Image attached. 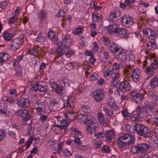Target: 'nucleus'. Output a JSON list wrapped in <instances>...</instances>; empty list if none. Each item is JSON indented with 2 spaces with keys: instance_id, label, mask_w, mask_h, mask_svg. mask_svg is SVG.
<instances>
[{
  "instance_id": "aec40b11",
  "label": "nucleus",
  "mask_w": 158,
  "mask_h": 158,
  "mask_svg": "<svg viewBox=\"0 0 158 158\" xmlns=\"http://www.w3.org/2000/svg\"><path fill=\"white\" fill-rule=\"evenodd\" d=\"M133 68L130 65L125 67L124 69V79L129 80L130 78L131 73L132 72Z\"/></svg>"
},
{
  "instance_id": "a18cd8bd",
  "label": "nucleus",
  "mask_w": 158,
  "mask_h": 158,
  "mask_svg": "<svg viewBox=\"0 0 158 158\" xmlns=\"http://www.w3.org/2000/svg\"><path fill=\"white\" fill-rule=\"evenodd\" d=\"M135 0H125L124 2L127 4V6L131 7L133 6Z\"/></svg>"
},
{
  "instance_id": "9d476101",
  "label": "nucleus",
  "mask_w": 158,
  "mask_h": 158,
  "mask_svg": "<svg viewBox=\"0 0 158 158\" xmlns=\"http://www.w3.org/2000/svg\"><path fill=\"white\" fill-rule=\"evenodd\" d=\"M23 42V40L20 38L13 39L11 43L10 48L13 50H16L19 48Z\"/></svg>"
},
{
  "instance_id": "4468645a",
  "label": "nucleus",
  "mask_w": 158,
  "mask_h": 158,
  "mask_svg": "<svg viewBox=\"0 0 158 158\" xmlns=\"http://www.w3.org/2000/svg\"><path fill=\"white\" fill-rule=\"evenodd\" d=\"M120 17V12L115 10L111 12L109 16V19L112 22H116L118 20Z\"/></svg>"
},
{
  "instance_id": "58836bf2",
  "label": "nucleus",
  "mask_w": 158,
  "mask_h": 158,
  "mask_svg": "<svg viewBox=\"0 0 158 158\" xmlns=\"http://www.w3.org/2000/svg\"><path fill=\"white\" fill-rule=\"evenodd\" d=\"M46 17V12L44 10L40 11L38 14V17L41 20H43Z\"/></svg>"
},
{
  "instance_id": "5fc2aeb1",
  "label": "nucleus",
  "mask_w": 158,
  "mask_h": 158,
  "mask_svg": "<svg viewBox=\"0 0 158 158\" xmlns=\"http://www.w3.org/2000/svg\"><path fill=\"white\" fill-rule=\"evenodd\" d=\"M59 47L56 49V52L59 56H61L64 54L65 52L63 49V48Z\"/></svg>"
},
{
  "instance_id": "4d7b16f0",
  "label": "nucleus",
  "mask_w": 158,
  "mask_h": 158,
  "mask_svg": "<svg viewBox=\"0 0 158 158\" xmlns=\"http://www.w3.org/2000/svg\"><path fill=\"white\" fill-rule=\"evenodd\" d=\"M45 37L40 34L38 36L37 40L41 43H43L45 42Z\"/></svg>"
},
{
  "instance_id": "680f3d73",
  "label": "nucleus",
  "mask_w": 158,
  "mask_h": 158,
  "mask_svg": "<svg viewBox=\"0 0 158 158\" xmlns=\"http://www.w3.org/2000/svg\"><path fill=\"white\" fill-rule=\"evenodd\" d=\"M6 136L5 131L0 130V142Z\"/></svg>"
},
{
  "instance_id": "423d86ee",
  "label": "nucleus",
  "mask_w": 158,
  "mask_h": 158,
  "mask_svg": "<svg viewBox=\"0 0 158 158\" xmlns=\"http://www.w3.org/2000/svg\"><path fill=\"white\" fill-rule=\"evenodd\" d=\"M120 139L124 140H126L127 142L128 143L132 145L135 142V137L131 133H127L123 134L120 136Z\"/></svg>"
},
{
  "instance_id": "f8f14e48",
  "label": "nucleus",
  "mask_w": 158,
  "mask_h": 158,
  "mask_svg": "<svg viewBox=\"0 0 158 158\" xmlns=\"http://www.w3.org/2000/svg\"><path fill=\"white\" fill-rule=\"evenodd\" d=\"M69 36L66 35L61 41L58 42L57 44V46L58 47L64 48L65 49H69V46L68 45L69 44Z\"/></svg>"
},
{
  "instance_id": "a19ab883",
  "label": "nucleus",
  "mask_w": 158,
  "mask_h": 158,
  "mask_svg": "<svg viewBox=\"0 0 158 158\" xmlns=\"http://www.w3.org/2000/svg\"><path fill=\"white\" fill-rule=\"evenodd\" d=\"M0 55L1 56L2 59L5 62L7 61L10 57L9 55L8 54L5 53H0Z\"/></svg>"
},
{
  "instance_id": "393cba45",
  "label": "nucleus",
  "mask_w": 158,
  "mask_h": 158,
  "mask_svg": "<svg viewBox=\"0 0 158 158\" xmlns=\"http://www.w3.org/2000/svg\"><path fill=\"white\" fill-rule=\"evenodd\" d=\"M121 140L120 139H118L117 141V143L119 148L123 149H125L127 148L128 146L131 145L128 143L124 142Z\"/></svg>"
},
{
  "instance_id": "412c9836",
  "label": "nucleus",
  "mask_w": 158,
  "mask_h": 158,
  "mask_svg": "<svg viewBox=\"0 0 158 158\" xmlns=\"http://www.w3.org/2000/svg\"><path fill=\"white\" fill-rule=\"evenodd\" d=\"M75 98L73 97H71L69 98L68 100H65L64 102V107H68L71 108L74 107V102Z\"/></svg>"
},
{
  "instance_id": "3c124183",
  "label": "nucleus",
  "mask_w": 158,
  "mask_h": 158,
  "mask_svg": "<svg viewBox=\"0 0 158 158\" xmlns=\"http://www.w3.org/2000/svg\"><path fill=\"white\" fill-rule=\"evenodd\" d=\"M84 27L81 26H78L77 28L75 31V33L76 34L80 35L83 31Z\"/></svg>"
},
{
  "instance_id": "f257e3e1",
  "label": "nucleus",
  "mask_w": 158,
  "mask_h": 158,
  "mask_svg": "<svg viewBox=\"0 0 158 158\" xmlns=\"http://www.w3.org/2000/svg\"><path fill=\"white\" fill-rule=\"evenodd\" d=\"M134 129L138 134L144 138L149 137L152 134L149 128L139 123H137L134 125Z\"/></svg>"
},
{
  "instance_id": "f03ea898",
  "label": "nucleus",
  "mask_w": 158,
  "mask_h": 158,
  "mask_svg": "<svg viewBox=\"0 0 158 158\" xmlns=\"http://www.w3.org/2000/svg\"><path fill=\"white\" fill-rule=\"evenodd\" d=\"M144 105L149 113H151L158 116V107L156 103L151 102H146Z\"/></svg>"
},
{
  "instance_id": "f3484780",
  "label": "nucleus",
  "mask_w": 158,
  "mask_h": 158,
  "mask_svg": "<svg viewBox=\"0 0 158 158\" xmlns=\"http://www.w3.org/2000/svg\"><path fill=\"white\" fill-rule=\"evenodd\" d=\"M120 47L116 43H111L109 46L108 48L112 53L114 54L118 52Z\"/></svg>"
},
{
  "instance_id": "c85d7f7f",
  "label": "nucleus",
  "mask_w": 158,
  "mask_h": 158,
  "mask_svg": "<svg viewBox=\"0 0 158 158\" xmlns=\"http://www.w3.org/2000/svg\"><path fill=\"white\" fill-rule=\"evenodd\" d=\"M115 134L113 131L111 130L108 131H106L105 138H106V141H108L112 139L115 136Z\"/></svg>"
},
{
  "instance_id": "e433bc0d",
  "label": "nucleus",
  "mask_w": 158,
  "mask_h": 158,
  "mask_svg": "<svg viewBox=\"0 0 158 158\" xmlns=\"http://www.w3.org/2000/svg\"><path fill=\"white\" fill-rule=\"evenodd\" d=\"M114 71V70L112 69L109 68L106 70L104 74V76L105 77H107L110 75H111L113 73Z\"/></svg>"
},
{
  "instance_id": "8fccbe9b",
  "label": "nucleus",
  "mask_w": 158,
  "mask_h": 158,
  "mask_svg": "<svg viewBox=\"0 0 158 158\" xmlns=\"http://www.w3.org/2000/svg\"><path fill=\"white\" fill-rule=\"evenodd\" d=\"M104 110L106 114L108 117H111L114 114L113 111L112 110H109L107 109H104Z\"/></svg>"
},
{
  "instance_id": "0eeeda50",
  "label": "nucleus",
  "mask_w": 158,
  "mask_h": 158,
  "mask_svg": "<svg viewBox=\"0 0 158 158\" xmlns=\"http://www.w3.org/2000/svg\"><path fill=\"white\" fill-rule=\"evenodd\" d=\"M138 147L139 148V152L140 153H150L152 150L151 146L145 143L138 144Z\"/></svg>"
},
{
  "instance_id": "a878e982",
  "label": "nucleus",
  "mask_w": 158,
  "mask_h": 158,
  "mask_svg": "<svg viewBox=\"0 0 158 158\" xmlns=\"http://www.w3.org/2000/svg\"><path fill=\"white\" fill-rule=\"evenodd\" d=\"M45 102L42 100L40 99L35 103L34 108L35 109L45 108Z\"/></svg>"
},
{
  "instance_id": "dca6fc26",
  "label": "nucleus",
  "mask_w": 158,
  "mask_h": 158,
  "mask_svg": "<svg viewBox=\"0 0 158 158\" xmlns=\"http://www.w3.org/2000/svg\"><path fill=\"white\" fill-rule=\"evenodd\" d=\"M18 104L20 107L26 108L30 106V102L27 98H22L18 102Z\"/></svg>"
},
{
  "instance_id": "864d4df0",
  "label": "nucleus",
  "mask_w": 158,
  "mask_h": 158,
  "mask_svg": "<svg viewBox=\"0 0 158 158\" xmlns=\"http://www.w3.org/2000/svg\"><path fill=\"white\" fill-rule=\"evenodd\" d=\"M98 121L101 124L103 123L104 119V117L102 113H99L98 114Z\"/></svg>"
},
{
  "instance_id": "ddd939ff",
  "label": "nucleus",
  "mask_w": 158,
  "mask_h": 158,
  "mask_svg": "<svg viewBox=\"0 0 158 158\" xmlns=\"http://www.w3.org/2000/svg\"><path fill=\"white\" fill-rule=\"evenodd\" d=\"M140 71L138 68H134L132 69V72L131 73V76L133 80L136 82L139 79Z\"/></svg>"
},
{
  "instance_id": "0e129e2a",
  "label": "nucleus",
  "mask_w": 158,
  "mask_h": 158,
  "mask_svg": "<svg viewBox=\"0 0 158 158\" xmlns=\"http://www.w3.org/2000/svg\"><path fill=\"white\" fill-rule=\"evenodd\" d=\"M66 68L68 70H72L73 68V64L71 63H67L65 66Z\"/></svg>"
},
{
  "instance_id": "a211bd4d",
  "label": "nucleus",
  "mask_w": 158,
  "mask_h": 158,
  "mask_svg": "<svg viewBox=\"0 0 158 158\" xmlns=\"http://www.w3.org/2000/svg\"><path fill=\"white\" fill-rule=\"evenodd\" d=\"M128 80L124 79L123 81L121 82L119 85L125 91L129 90L131 89V86L127 81Z\"/></svg>"
},
{
  "instance_id": "9b49d317",
  "label": "nucleus",
  "mask_w": 158,
  "mask_h": 158,
  "mask_svg": "<svg viewBox=\"0 0 158 158\" xmlns=\"http://www.w3.org/2000/svg\"><path fill=\"white\" fill-rule=\"evenodd\" d=\"M121 22L123 25L127 27L134 23L132 18L128 15H124L122 18Z\"/></svg>"
},
{
  "instance_id": "cd10ccee",
  "label": "nucleus",
  "mask_w": 158,
  "mask_h": 158,
  "mask_svg": "<svg viewBox=\"0 0 158 158\" xmlns=\"http://www.w3.org/2000/svg\"><path fill=\"white\" fill-rule=\"evenodd\" d=\"M127 35V31L124 29L119 28L116 34L117 36L122 38L125 37Z\"/></svg>"
},
{
  "instance_id": "2f4dec72",
  "label": "nucleus",
  "mask_w": 158,
  "mask_h": 158,
  "mask_svg": "<svg viewBox=\"0 0 158 158\" xmlns=\"http://www.w3.org/2000/svg\"><path fill=\"white\" fill-rule=\"evenodd\" d=\"M85 117L86 118H85V124H87L89 122H91L92 121H94L93 117L89 114H86Z\"/></svg>"
},
{
  "instance_id": "de8ad7c7",
  "label": "nucleus",
  "mask_w": 158,
  "mask_h": 158,
  "mask_svg": "<svg viewBox=\"0 0 158 158\" xmlns=\"http://www.w3.org/2000/svg\"><path fill=\"white\" fill-rule=\"evenodd\" d=\"M51 103L55 105L57 104H59L60 105L61 104H62L61 101H60V99L59 98H53L51 100Z\"/></svg>"
},
{
  "instance_id": "1a4fd4ad",
  "label": "nucleus",
  "mask_w": 158,
  "mask_h": 158,
  "mask_svg": "<svg viewBox=\"0 0 158 158\" xmlns=\"http://www.w3.org/2000/svg\"><path fill=\"white\" fill-rule=\"evenodd\" d=\"M130 95L133 98L134 101L136 103H140L143 98L144 95L140 93H136L131 91L130 93Z\"/></svg>"
},
{
  "instance_id": "49530a36",
  "label": "nucleus",
  "mask_w": 158,
  "mask_h": 158,
  "mask_svg": "<svg viewBox=\"0 0 158 158\" xmlns=\"http://www.w3.org/2000/svg\"><path fill=\"white\" fill-rule=\"evenodd\" d=\"M9 95L10 97L12 98H14L17 95L16 90L13 89H10L9 91Z\"/></svg>"
},
{
  "instance_id": "f704fd0d",
  "label": "nucleus",
  "mask_w": 158,
  "mask_h": 158,
  "mask_svg": "<svg viewBox=\"0 0 158 158\" xmlns=\"http://www.w3.org/2000/svg\"><path fill=\"white\" fill-rule=\"evenodd\" d=\"M2 100L3 101L5 102H8L10 103H13L14 101L10 97H7L6 96L3 95L2 97Z\"/></svg>"
},
{
  "instance_id": "79ce46f5",
  "label": "nucleus",
  "mask_w": 158,
  "mask_h": 158,
  "mask_svg": "<svg viewBox=\"0 0 158 158\" xmlns=\"http://www.w3.org/2000/svg\"><path fill=\"white\" fill-rule=\"evenodd\" d=\"M94 143V146L96 148L99 149L102 144V142L100 140H95Z\"/></svg>"
},
{
  "instance_id": "2eb2a0df",
  "label": "nucleus",
  "mask_w": 158,
  "mask_h": 158,
  "mask_svg": "<svg viewBox=\"0 0 158 158\" xmlns=\"http://www.w3.org/2000/svg\"><path fill=\"white\" fill-rule=\"evenodd\" d=\"M119 28V25L114 23L108 26L106 28L107 31L110 34L115 33L116 34Z\"/></svg>"
},
{
  "instance_id": "603ef678",
  "label": "nucleus",
  "mask_w": 158,
  "mask_h": 158,
  "mask_svg": "<svg viewBox=\"0 0 158 158\" xmlns=\"http://www.w3.org/2000/svg\"><path fill=\"white\" fill-rule=\"evenodd\" d=\"M86 114H80L78 115L77 116V118L78 120L79 121H82L83 123H85V118L86 117Z\"/></svg>"
},
{
  "instance_id": "7c9ffc66",
  "label": "nucleus",
  "mask_w": 158,
  "mask_h": 158,
  "mask_svg": "<svg viewBox=\"0 0 158 158\" xmlns=\"http://www.w3.org/2000/svg\"><path fill=\"white\" fill-rule=\"evenodd\" d=\"M47 89V86L45 85H42L39 84L38 86V91L40 93V94H43L46 92Z\"/></svg>"
},
{
  "instance_id": "09e8293b",
  "label": "nucleus",
  "mask_w": 158,
  "mask_h": 158,
  "mask_svg": "<svg viewBox=\"0 0 158 158\" xmlns=\"http://www.w3.org/2000/svg\"><path fill=\"white\" fill-rule=\"evenodd\" d=\"M111 77L112 79L117 80L119 78V74L117 72L114 71L112 74Z\"/></svg>"
},
{
  "instance_id": "e2e57ef3",
  "label": "nucleus",
  "mask_w": 158,
  "mask_h": 158,
  "mask_svg": "<svg viewBox=\"0 0 158 158\" xmlns=\"http://www.w3.org/2000/svg\"><path fill=\"white\" fill-rule=\"evenodd\" d=\"M56 118L57 119V121L58 122H59V120H60L62 118H67L66 117V114L63 113L60 114V115L57 116L56 117Z\"/></svg>"
},
{
  "instance_id": "052dcab7",
  "label": "nucleus",
  "mask_w": 158,
  "mask_h": 158,
  "mask_svg": "<svg viewBox=\"0 0 158 158\" xmlns=\"http://www.w3.org/2000/svg\"><path fill=\"white\" fill-rule=\"evenodd\" d=\"M98 78V75L96 73H94L90 76L89 79L90 81H94L97 80Z\"/></svg>"
},
{
  "instance_id": "6e6552de",
  "label": "nucleus",
  "mask_w": 158,
  "mask_h": 158,
  "mask_svg": "<svg viewBox=\"0 0 158 158\" xmlns=\"http://www.w3.org/2000/svg\"><path fill=\"white\" fill-rule=\"evenodd\" d=\"M98 127V124L95 121L89 122L87 125L86 131L87 133L92 134L96 131V129Z\"/></svg>"
},
{
  "instance_id": "c03bdc74",
  "label": "nucleus",
  "mask_w": 158,
  "mask_h": 158,
  "mask_svg": "<svg viewBox=\"0 0 158 158\" xmlns=\"http://www.w3.org/2000/svg\"><path fill=\"white\" fill-rule=\"evenodd\" d=\"M102 149L103 152L106 153H109L111 152V149L109 147L106 145L102 146Z\"/></svg>"
},
{
  "instance_id": "6e6d98bb",
  "label": "nucleus",
  "mask_w": 158,
  "mask_h": 158,
  "mask_svg": "<svg viewBox=\"0 0 158 158\" xmlns=\"http://www.w3.org/2000/svg\"><path fill=\"white\" fill-rule=\"evenodd\" d=\"M63 146V143L60 142L59 144H58L56 145V148L53 149L55 152L58 151H60L61 150Z\"/></svg>"
},
{
  "instance_id": "13d9d810",
  "label": "nucleus",
  "mask_w": 158,
  "mask_h": 158,
  "mask_svg": "<svg viewBox=\"0 0 158 158\" xmlns=\"http://www.w3.org/2000/svg\"><path fill=\"white\" fill-rule=\"evenodd\" d=\"M102 40L105 44H108L110 42V40L107 37L103 36L102 38Z\"/></svg>"
},
{
  "instance_id": "72a5a7b5",
  "label": "nucleus",
  "mask_w": 158,
  "mask_h": 158,
  "mask_svg": "<svg viewBox=\"0 0 158 158\" xmlns=\"http://www.w3.org/2000/svg\"><path fill=\"white\" fill-rule=\"evenodd\" d=\"M145 110L143 106H139L136 108L135 111L139 114H142Z\"/></svg>"
},
{
  "instance_id": "4c0bfd02",
  "label": "nucleus",
  "mask_w": 158,
  "mask_h": 158,
  "mask_svg": "<svg viewBox=\"0 0 158 158\" xmlns=\"http://www.w3.org/2000/svg\"><path fill=\"white\" fill-rule=\"evenodd\" d=\"M28 53L32 55L36 56L39 53V51L38 49L35 48L29 49L28 51Z\"/></svg>"
},
{
  "instance_id": "c756f323",
  "label": "nucleus",
  "mask_w": 158,
  "mask_h": 158,
  "mask_svg": "<svg viewBox=\"0 0 158 158\" xmlns=\"http://www.w3.org/2000/svg\"><path fill=\"white\" fill-rule=\"evenodd\" d=\"M131 116V119L135 121H138L140 118V114L137 113L135 111H134L132 113Z\"/></svg>"
},
{
  "instance_id": "5701e85b",
  "label": "nucleus",
  "mask_w": 158,
  "mask_h": 158,
  "mask_svg": "<svg viewBox=\"0 0 158 158\" xmlns=\"http://www.w3.org/2000/svg\"><path fill=\"white\" fill-rule=\"evenodd\" d=\"M144 35L148 38L150 37H155L156 34L154 31L149 28H145L143 30Z\"/></svg>"
},
{
  "instance_id": "7ed1b4c3",
  "label": "nucleus",
  "mask_w": 158,
  "mask_h": 158,
  "mask_svg": "<svg viewBox=\"0 0 158 158\" xmlns=\"http://www.w3.org/2000/svg\"><path fill=\"white\" fill-rule=\"evenodd\" d=\"M93 94L95 101L97 102H100L105 97V91L102 89H98L93 92Z\"/></svg>"
},
{
  "instance_id": "37998d69",
  "label": "nucleus",
  "mask_w": 158,
  "mask_h": 158,
  "mask_svg": "<svg viewBox=\"0 0 158 158\" xmlns=\"http://www.w3.org/2000/svg\"><path fill=\"white\" fill-rule=\"evenodd\" d=\"M92 18L93 21L95 22L101 20L97 12H94L92 14Z\"/></svg>"
},
{
  "instance_id": "bb28decb",
  "label": "nucleus",
  "mask_w": 158,
  "mask_h": 158,
  "mask_svg": "<svg viewBox=\"0 0 158 158\" xmlns=\"http://www.w3.org/2000/svg\"><path fill=\"white\" fill-rule=\"evenodd\" d=\"M150 85L153 88L158 86V78L156 76H154L150 82Z\"/></svg>"
},
{
  "instance_id": "39448f33",
  "label": "nucleus",
  "mask_w": 158,
  "mask_h": 158,
  "mask_svg": "<svg viewBox=\"0 0 158 158\" xmlns=\"http://www.w3.org/2000/svg\"><path fill=\"white\" fill-rule=\"evenodd\" d=\"M65 118H62L60 120H59L61 125H56L54 126L56 129L60 130L61 131H63L64 133L67 129V126L69 124V122L68 120H66Z\"/></svg>"
},
{
  "instance_id": "ea45409f",
  "label": "nucleus",
  "mask_w": 158,
  "mask_h": 158,
  "mask_svg": "<svg viewBox=\"0 0 158 158\" xmlns=\"http://www.w3.org/2000/svg\"><path fill=\"white\" fill-rule=\"evenodd\" d=\"M37 114L39 115H44L46 114L45 108L36 109Z\"/></svg>"
},
{
  "instance_id": "473e14b6",
  "label": "nucleus",
  "mask_w": 158,
  "mask_h": 158,
  "mask_svg": "<svg viewBox=\"0 0 158 158\" xmlns=\"http://www.w3.org/2000/svg\"><path fill=\"white\" fill-rule=\"evenodd\" d=\"M3 36L6 40L8 41L12 39L13 35L12 34H10L5 31L3 33Z\"/></svg>"
},
{
  "instance_id": "774afa93",
  "label": "nucleus",
  "mask_w": 158,
  "mask_h": 158,
  "mask_svg": "<svg viewBox=\"0 0 158 158\" xmlns=\"http://www.w3.org/2000/svg\"><path fill=\"white\" fill-rule=\"evenodd\" d=\"M65 12L63 10H59L57 14L56 15V17L58 18L60 16L63 17L65 15Z\"/></svg>"
},
{
  "instance_id": "4be33fe9",
  "label": "nucleus",
  "mask_w": 158,
  "mask_h": 158,
  "mask_svg": "<svg viewBox=\"0 0 158 158\" xmlns=\"http://www.w3.org/2000/svg\"><path fill=\"white\" fill-rule=\"evenodd\" d=\"M146 45L147 48L150 50H154L157 47L155 40L153 39H150L147 43Z\"/></svg>"
},
{
  "instance_id": "338daca9",
  "label": "nucleus",
  "mask_w": 158,
  "mask_h": 158,
  "mask_svg": "<svg viewBox=\"0 0 158 158\" xmlns=\"http://www.w3.org/2000/svg\"><path fill=\"white\" fill-rule=\"evenodd\" d=\"M132 152L134 154L137 153L139 152V148L138 147V145L136 146H133L131 148Z\"/></svg>"
},
{
  "instance_id": "b1692460",
  "label": "nucleus",
  "mask_w": 158,
  "mask_h": 158,
  "mask_svg": "<svg viewBox=\"0 0 158 158\" xmlns=\"http://www.w3.org/2000/svg\"><path fill=\"white\" fill-rule=\"evenodd\" d=\"M48 38L53 43L56 44L57 42L58 38L56 35L54 31H50L48 33Z\"/></svg>"
},
{
  "instance_id": "c9c22d12",
  "label": "nucleus",
  "mask_w": 158,
  "mask_h": 158,
  "mask_svg": "<svg viewBox=\"0 0 158 158\" xmlns=\"http://www.w3.org/2000/svg\"><path fill=\"white\" fill-rule=\"evenodd\" d=\"M125 91L123 90V89L119 85L117 89L115 92V94L117 95H121L123 94V93Z\"/></svg>"
},
{
  "instance_id": "bf43d9fd",
  "label": "nucleus",
  "mask_w": 158,
  "mask_h": 158,
  "mask_svg": "<svg viewBox=\"0 0 158 158\" xmlns=\"http://www.w3.org/2000/svg\"><path fill=\"white\" fill-rule=\"evenodd\" d=\"M81 110L85 113H88L90 111V108L88 106H83L81 108Z\"/></svg>"
},
{
  "instance_id": "69168bd1",
  "label": "nucleus",
  "mask_w": 158,
  "mask_h": 158,
  "mask_svg": "<svg viewBox=\"0 0 158 158\" xmlns=\"http://www.w3.org/2000/svg\"><path fill=\"white\" fill-rule=\"evenodd\" d=\"M105 135V134L103 132H97L94 135V136L98 138L103 137Z\"/></svg>"
},
{
  "instance_id": "20e7f679",
  "label": "nucleus",
  "mask_w": 158,
  "mask_h": 158,
  "mask_svg": "<svg viewBox=\"0 0 158 158\" xmlns=\"http://www.w3.org/2000/svg\"><path fill=\"white\" fill-rule=\"evenodd\" d=\"M31 113L30 110L23 108L18 109L15 112L17 115L25 118V119L26 121L29 119L31 117L30 114Z\"/></svg>"
},
{
  "instance_id": "6ab92c4d",
  "label": "nucleus",
  "mask_w": 158,
  "mask_h": 158,
  "mask_svg": "<svg viewBox=\"0 0 158 158\" xmlns=\"http://www.w3.org/2000/svg\"><path fill=\"white\" fill-rule=\"evenodd\" d=\"M133 68L130 65L125 67L124 69V79L129 80L130 78L131 73L132 72Z\"/></svg>"
}]
</instances>
